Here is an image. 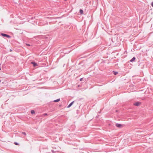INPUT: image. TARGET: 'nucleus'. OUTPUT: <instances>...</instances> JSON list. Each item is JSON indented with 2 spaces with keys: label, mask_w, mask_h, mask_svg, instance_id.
<instances>
[{
  "label": "nucleus",
  "mask_w": 153,
  "mask_h": 153,
  "mask_svg": "<svg viewBox=\"0 0 153 153\" xmlns=\"http://www.w3.org/2000/svg\"><path fill=\"white\" fill-rule=\"evenodd\" d=\"M79 12L81 14H82L83 13V10L82 9H80L79 10Z\"/></svg>",
  "instance_id": "nucleus-8"
},
{
  "label": "nucleus",
  "mask_w": 153,
  "mask_h": 153,
  "mask_svg": "<svg viewBox=\"0 0 153 153\" xmlns=\"http://www.w3.org/2000/svg\"><path fill=\"white\" fill-rule=\"evenodd\" d=\"M82 78H80V81H82Z\"/></svg>",
  "instance_id": "nucleus-16"
},
{
  "label": "nucleus",
  "mask_w": 153,
  "mask_h": 153,
  "mask_svg": "<svg viewBox=\"0 0 153 153\" xmlns=\"http://www.w3.org/2000/svg\"><path fill=\"white\" fill-rule=\"evenodd\" d=\"M135 59V58L134 57L131 60H130V62H134Z\"/></svg>",
  "instance_id": "nucleus-6"
},
{
  "label": "nucleus",
  "mask_w": 153,
  "mask_h": 153,
  "mask_svg": "<svg viewBox=\"0 0 153 153\" xmlns=\"http://www.w3.org/2000/svg\"><path fill=\"white\" fill-rule=\"evenodd\" d=\"M140 102H136L135 103H134V105L136 106H138L139 105H140Z\"/></svg>",
  "instance_id": "nucleus-2"
},
{
  "label": "nucleus",
  "mask_w": 153,
  "mask_h": 153,
  "mask_svg": "<svg viewBox=\"0 0 153 153\" xmlns=\"http://www.w3.org/2000/svg\"><path fill=\"white\" fill-rule=\"evenodd\" d=\"M1 35L4 37H6L8 38H11L10 36V35H8L7 34H5V33H1Z\"/></svg>",
  "instance_id": "nucleus-1"
},
{
  "label": "nucleus",
  "mask_w": 153,
  "mask_h": 153,
  "mask_svg": "<svg viewBox=\"0 0 153 153\" xmlns=\"http://www.w3.org/2000/svg\"><path fill=\"white\" fill-rule=\"evenodd\" d=\"M151 5L152 7H153V1L152 2Z\"/></svg>",
  "instance_id": "nucleus-15"
},
{
  "label": "nucleus",
  "mask_w": 153,
  "mask_h": 153,
  "mask_svg": "<svg viewBox=\"0 0 153 153\" xmlns=\"http://www.w3.org/2000/svg\"><path fill=\"white\" fill-rule=\"evenodd\" d=\"M113 72H114V74L115 75H117L118 73L117 72L113 71Z\"/></svg>",
  "instance_id": "nucleus-10"
},
{
  "label": "nucleus",
  "mask_w": 153,
  "mask_h": 153,
  "mask_svg": "<svg viewBox=\"0 0 153 153\" xmlns=\"http://www.w3.org/2000/svg\"><path fill=\"white\" fill-rule=\"evenodd\" d=\"M51 152L53 153H56V151H55L53 150H52Z\"/></svg>",
  "instance_id": "nucleus-11"
},
{
  "label": "nucleus",
  "mask_w": 153,
  "mask_h": 153,
  "mask_svg": "<svg viewBox=\"0 0 153 153\" xmlns=\"http://www.w3.org/2000/svg\"><path fill=\"white\" fill-rule=\"evenodd\" d=\"M31 113L32 114H34L35 113V111L33 110H32L31 111Z\"/></svg>",
  "instance_id": "nucleus-9"
},
{
  "label": "nucleus",
  "mask_w": 153,
  "mask_h": 153,
  "mask_svg": "<svg viewBox=\"0 0 153 153\" xmlns=\"http://www.w3.org/2000/svg\"><path fill=\"white\" fill-rule=\"evenodd\" d=\"M26 45L28 46H30V45L28 44H26Z\"/></svg>",
  "instance_id": "nucleus-14"
},
{
  "label": "nucleus",
  "mask_w": 153,
  "mask_h": 153,
  "mask_svg": "<svg viewBox=\"0 0 153 153\" xmlns=\"http://www.w3.org/2000/svg\"><path fill=\"white\" fill-rule=\"evenodd\" d=\"M31 64H33V65L34 67H35L37 65V63L34 62H32Z\"/></svg>",
  "instance_id": "nucleus-5"
},
{
  "label": "nucleus",
  "mask_w": 153,
  "mask_h": 153,
  "mask_svg": "<svg viewBox=\"0 0 153 153\" xmlns=\"http://www.w3.org/2000/svg\"><path fill=\"white\" fill-rule=\"evenodd\" d=\"M74 101H73L72 102H71L68 105V106H67V108H69V107H70L74 103Z\"/></svg>",
  "instance_id": "nucleus-4"
},
{
  "label": "nucleus",
  "mask_w": 153,
  "mask_h": 153,
  "mask_svg": "<svg viewBox=\"0 0 153 153\" xmlns=\"http://www.w3.org/2000/svg\"><path fill=\"white\" fill-rule=\"evenodd\" d=\"M60 100V99H57V100H54L53 102H59V101Z\"/></svg>",
  "instance_id": "nucleus-7"
},
{
  "label": "nucleus",
  "mask_w": 153,
  "mask_h": 153,
  "mask_svg": "<svg viewBox=\"0 0 153 153\" xmlns=\"http://www.w3.org/2000/svg\"><path fill=\"white\" fill-rule=\"evenodd\" d=\"M44 115H47V113H45L44 114Z\"/></svg>",
  "instance_id": "nucleus-17"
},
{
  "label": "nucleus",
  "mask_w": 153,
  "mask_h": 153,
  "mask_svg": "<svg viewBox=\"0 0 153 153\" xmlns=\"http://www.w3.org/2000/svg\"><path fill=\"white\" fill-rule=\"evenodd\" d=\"M116 126L117 127L120 128L121 126H122V125L120 124L117 123L116 124Z\"/></svg>",
  "instance_id": "nucleus-3"
},
{
  "label": "nucleus",
  "mask_w": 153,
  "mask_h": 153,
  "mask_svg": "<svg viewBox=\"0 0 153 153\" xmlns=\"http://www.w3.org/2000/svg\"><path fill=\"white\" fill-rule=\"evenodd\" d=\"M14 143L16 145H18L19 144L18 143H17V142H14Z\"/></svg>",
  "instance_id": "nucleus-12"
},
{
  "label": "nucleus",
  "mask_w": 153,
  "mask_h": 153,
  "mask_svg": "<svg viewBox=\"0 0 153 153\" xmlns=\"http://www.w3.org/2000/svg\"><path fill=\"white\" fill-rule=\"evenodd\" d=\"M22 133L23 134L25 135H26V133H25V132H22Z\"/></svg>",
  "instance_id": "nucleus-13"
}]
</instances>
